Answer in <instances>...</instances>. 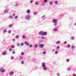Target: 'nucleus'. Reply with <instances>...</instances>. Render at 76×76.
I'll return each mask as SVG.
<instances>
[{
    "mask_svg": "<svg viewBox=\"0 0 76 76\" xmlns=\"http://www.w3.org/2000/svg\"><path fill=\"white\" fill-rule=\"evenodd\" d=\"M71 39L72 40L74 39H75V37H71Z\"/></svg>",
    "mask_w": 76,
    "mask_h": 76,
    "instance_id": "19",
    "label": "nucleus"
},
{
    "mask_svg": "<svg viewBox=\"0 0 76 76\" xmlns=\"http://www.w3.org/2000/svg\"><path fill=\"white\" fill-rule=\"evenodd\" d=\"M16 15V14L14 13L13 14H12V16L13 17H15V16Z\"/></svg>",
    "mask_w": 76,
    "mask_h": 76,
    "instance_id": "22",
    "label": "nucleus"
},
{
    "mask_svg": "<svg viewBox=\"0 0 76 76\" xmlns=\"http://www.w3.org/2000/svg\"><path fill=\"white\" fill-rule=\"evenodd\" d=\"M21 64H24V61H21Z\"/></svg>",
    "mask_w": 76,
    "mask_h": 76,
    "instance_id": "39",
    "label": "nucleus"
},
{
    "mask_svg": "<svg viewBox=\"0 0 76 76\" xmlns=\"http://www.w3.org/2000/svg\"><path fill=\"white\" fill-rule=\"evenodd\" d=\"M14 35V34H12V35Z\"/></svg>",
    "mask_w": 76,
    "mask_h": 76,
    "instance_id": "58",
    "label": "nucleus"
},
{
    "mask_svg": "<svg viewBox=\"0 0 76 76\" xmlns=\"http://www.w3.org/2000/svg\"><path fill=\"white\" fill-rule=\"evenodd\" d=\"M13 26V24H11L8 27L9 28H11V27H12Z\"/></svg>",
    "mask_w": 76,
    "mask_h": 76,
    "instance_id": "14",
    "label": "nucleus"
},
{
    "mask_svg": "<svg viewBox=\"0 0 76 76\" xmlns=\"http://www.w3.org/2000/svg\"><path fill=\"white\" fill-rule=\"evenodd\" d=\"M75 25H76V22L75 23Z\"/></svg>",
    "mask_w": 76,
    "mask_h": 76,
    "instance_id": "56",
    "label": "nucleus"
},
{
    "mask_svg": "<svg viewBox=\"0 0 76 76\" xmlns=\"http://www.w3.org/2000/svg\"><path fill=\"white\" fill-rule=\"evenodd\" d=\"M25 44L27 46H29V43L28 42L26 41L25 42Z\"/></svg>",
    "mask_w": 76,
    "mask_h": 76,
    "instance_id": "9",
    "label": "nucleus"
},
{
    "mask_svg": "<svg viewBox=\"0 0 76 76\" xmlns=\"http://www.w3.org/2000/svg\"><path fill=\"white\" fill-rule=\"evenodd\" d=\"M55 3L56 4H58V2L57 1H56L55 2Z\"/></svg>",
    "mask_w": 76,
    "mask_h": 76,
    "instance_id": "25",
    "label": "nucleus"
},
{
    "mask_svg": "<svg viewBox=\"0 0 76 76\" xmlns=\"http://www.w3.org/2000/svg\"><path fill=\"white\" fill-rule=\"evenodd\" d=\"M42 67L43 68V70L45 71H46L47 70V67L45 66V63L44 62H43L42 64Z\"/></svg>",
    "mask_w": 76,
    "mask_h": 76,
    "instance_id": "1",
    "label": "nucleus"
},
{
    "mask_svg": "<svg viewBox=\"0 0 76 76\" xmlns=\"http://www.w3.org/2000/svg\"><path fill=\"white\" fill-rule=\"evenodd\" d=\"M53 31H54V32H57V31H58L57 28H54L53 29Z\"/></svg>",
    "mask_w": 76,
    "mask_h": 76,
    "instance_id": "13",
    "label": "nucleus"
},
{
    "mask_svg": "<svg viewBox=\"0 0 76 76\" xmlns=\"http://www.w3.org/2000/svg\"><path fill=\"white\" fill-rule=\"evenodd\" d=\"M15 38L16 39H18L19 38V35H16V36Z\"/></svg>",
    "mask_w": 76,
    "mask_h": 76,
    "instance_id": "16",
    "label": "nucleus"
},
{
    "mask_svg": "<svg viewBox=\"0 0 76 76\" xmlns=\"http://www.w3.org/2000/svg\"><path fill=\"white\" fill-rule=\"evenodd\" d=\"M67 47L68 48H70V45H68Z\"/></svg>",
    "mask_w": 76,
    "mask_h": 76,
    "instance_id": "30",
    "label": "nucleus"
},
{
    "mask_svg": "<svg viewBox=\"0 0 76 76\" xmlns=\"http://www.w3.org/2000/svg\"><path fill=\"white\" fill-rule=\"evenodd\" d=\"M69 10H72L73 11H74V10H75L74 9V8L73 7H71V8H70L69 7Z\"/></svg>",
    "mask_w": 76,
    "mask_h": 76,
    "instance_id": "10",
    "label": "nucleus"
},
{
    "mask_svg": "<svg viewBox=\"0 0 76 76\" xmlns=\"http://www.w3.org/2000/svg\"><path fill=\"white\" fill-rule=\"evenodd\" d=\"M9 18L10 19H12L13 18L12 17V16H9Z\"/></svg>",
    "mask_w": 76,
    "mask_h": 76,
    "instance_id": "20",
    "label": "nucleus"
},
{
    "mask_svg": "<svg viewBox=\"0 0 76 76\" xmlns=\"http://www.w3.org/2000/svg\"><path fill=\"white\" fill-rule=\"evenodd\" d=\"M24 54V53L23 52H22L21 53V55L22 56H23V55Z\"/></svg>",
    "mask_w": 76,
    "mask_h": 76,
    "instance_id": "38",
    "label": "nucleus"
},
{
    "mask_svg": "<svg viewBox=\"0 0 76 76\" xmlns=\"http://www.w3.org/2000/svg\"><path fill=\"white\" fill-rule=\"evenodd\" d=\"M22 38H25V36L23 35L22 36Z\"/></svg>",
    "mask_w": 76,
    "mask_h": 76,
    "instance_id": "41",
    "label": "nucleus"
},
{
    "mask_svg": "<svg viewBox=\"0 0 76 76\" xmlns=\"http://www.w3.org/2000/svg\"><path fill=\"white\" fill-rule=\"evenodd\" d=\"M45 17V15H44L42 17V19H43V18H44Z\"/></svg>",
    "mask_w": 76,
    "mask_h": 76,
    "instance_id": "32",
    "label": "nucleus"
},
{
    "mask_svg": "<svg viewBox=\"0 0 76 76\" xmlns=\"http://www.w3.org/2000/svg\"><path fill=\"white\" fill-rule=\"evenodd\" d=\"M15 6L16 7H18V4H16L15 5Z\"/></svg>",
    "mask_w": 76,
    "mask_h": 76,
    "instance_id": "49",
    "label": "nucleus"
},
{
    "mask_svg": "<svg viewBox=\"0 0 76 76\" xmlns=\"http://www.w3.org/2000/svg\"><path fill=\"white\" fill-rule=\"evenodd\" d=\"M11 48H15V46L14 45H12L11 47Z\"/></svg>",
    "mask_w": 76,
    "mask_h": 76,
    "instance_id": "27",
    "label": "nucleus"
},
{
    "mask_svg": "<svg viewBox=\"0 0 76 76\" xmlns=\"http://www.w3.org/2000/svg\"><path fill=\"white\" fill-rule=\"evenodd\" d=\"M64 44H67V42L66 41H65L64 42Z\"/></svg>",
    "mask_w": 76,
    "mask_h": 76,
    "instance_id": "44",
    "label": "nucleus"
},
{
    "mask_svg": "<svg viewBox=\"0 0 76 76\" xmlns=\"http://www.w3.org/2000/svg\"><path fill=\"white\" fill-rule=\"evenodd\" d=\"M66 62H69V59H66Z\"/></svg>",
    "mask_w": 76,
    "mask_h": 76,
    "instance_id": "35",
    "label": "nucleus"
},
{
    "mask_svg": "<svg viewBox=\"0 0 76 76\" xmlns=\"http://www.w3.org/2000/svg\"><path fill=\"white\" fill-rule=\"evenodd\" d=\"M9 51H12V49L11 48H10L9 49Z\"/></svg>",
    "mask_w": 76,
    "mask_h": 76,
    "instance_id": "28",
    "label": "nucleus"
},
{
    "mask_svg": "<svg viewBox=\"0 0 76 76\" xmlns=\"http://www.w3.org/2000/svg\"><path fill=\"white\" fill-rule=\"evenodd\" d=\"M47 1H48V0H44V3H46Z\"/></svg>",
    "mask_w": 76,
    "mask_h": 76,
    "instance_id": "26",
    "label": "nucleus"
},
{
    "mask_svg": "<svg viewBox=\"0 0 76 76\" xmlns=\"http://www.w3.org/2000/svg\"><path fill=\"white\" fill-rule=\"evenodd\" d=\"M12 53L13 54H15V51H12Z\"/></svg>",
    "mask_w": 76,
    "mask_h": 76,
    "instance_id": "42",
    "label": "nucleus"
},
{
    "mask_svg": "<svg viewBox=\"0 0 76 76\" xmlns=\"http://www.w3.org/2000/svg\"><path fill=\"white\" fill-rule=\"evenodd\" d=\"M9 9H7L4 10V13H7L9 12Z\"/></svg>",
    "mask_w": 76,
    "mask_h": 76,
    "instance_id": "6",
    "label": "nucleus"
},
{
    "mask_svg": "<svg viewBox=\"0 0 76 76\" xmlns=\"http://www.w3.org/2000/svg\"><path fill=\"white\" fill-rule=\"evenodd\" d=\"M52 51L53 52H54V51H55V49H53Z\"/></svg>",
    "mask_w": 76,
    "mask_h": 76,
    "instance_id": "51",
    "label": "nucleus"
},
{
    "mask_svg": "<svg viewBox=\"0 0 76 76\" xmlns=\"http://www.w3.org/2000/svg\"><path fill=\"white\" fill-rule=\"evenodd\" d=\"M0 72L1 73H4L5 72V70L3 68H0Z\"/></svg>",
    "mask_w": 76,
    "mask_h": 76,
    "instance_id": "5",
    "label": "nucleus"
},
{
    "mask_svg": "<svg viewBox=\"0 0 76 76\" xmlns=\"http://www.w3.org/2000/svg\"><path fill=\"white\" fill-rule=\"evenodd\" d=\"M30 3H33V1L31 0L30 2Z\"/></svg>",
    "mask_w": 76,
    "mask_h": 76,
    "instance_id": "43",
    "label": "nucleus"
},
{
    "mask_svg": "<svg viewBox=\"0 0 76 76\" xmlns=\"http://www.w3.org/2000/svg\"><path fill=\"white\" fill-rule=\"evenodd\" d=\"M43 54H46V52H43Z\"/></svg>",
    "mask_w": 76,
    "mask_h": 76,
    "instance_id": "45",
    "label": "nucleus"
},
{
    "mask_svg": "<svg viewBox=\"0 0 76 76\" xmlns=\"http://www.w3.org/2000/svg\"><path fill=\"white\" fill-rule=\"evenodd\" d=\"M76 7H74V9H76Z\"/></svg>",
    "mask_w": 76,
    "mask_h": 76,
    "instance_id": "57",
    "label": "nucleus"
},
{
    "mask_svg": "<svg viewBox=\"0 0 76 76\" xmlns=\"http://www.w3.org/2000/svg\"><path fill=\"white\" fill-rule=\"evenodd\" d=\"M38 14V13L37 12H34L33 13L34 15H37Z\"/></svg>",
    "mask_w": 76,
    "mask_h": 76,
    "instance_id": "17",
    "label": "nucleus"
},
{
    "mask_svg": "<svg viewBox=\"0 0 76 76\" xmlns=\"http://www.w3.org/2000/svg\"><path fill=\"white\" fill-rule=\"evenodd\" d=\"M74 46H72V48H74Z\"/></svg>",
    "mask_w": 76,
    "mask_h": 76,
    "instance_id": "54",
    "label": "nucleus"
},
{
    "mask_svg": "<svg viewBox=\"0 0 76 76\" xmlns=\"http://www.w3.org/2000/svg\"><path fill=\"white\" fill-rule=\"evenodd\" d=\"M30 12H31V11H30V10H28L26 11V12H27V13H28V14L30 13Z\"/></svg>",
    "mask_w": 76,
    "mask_h": 76,
    "instance_id": "12",
    "label": "nucleus"
},
{
    "mask_svg": "<svg viewBox=\"0 0 76 76\" xmlns=\"http://www.w3.org/2000/svg\"><path fill=\"white\" fill-rule=\"evenodd\" d=\"M34 47L35 48H37V47H38V45H35L34 46Z\"/></svg>",
    "mask_w": 76,
    "mask_h": 76,
    "instance_id": "33",
    "label": "nucleus"
},
{
    "mask_svg": "<svg viewBox=\"0 0 76 76\" xmlns=\"http://www.w3.org/2000/svg\"><path fill=\"white\" fill-rule=\"evenodd\" d=\"M2 55L3 56H5L7 54V53H6V51H5L4 52H2Z\"/></svg>",
    "mask_w": 76,
    "mask_h": 76,
    "instance_id": "8",
    "label": "nucleus"
},
{
    "mask_svg": "<svg viewBox=\"0 0 76 76\" xmlns=\"http://www.w3.org/2000/svg\"><path fill=\"white\" fill-rule=\"evenodd\" d=\"M57 49H59V48H60V47L58 46H57Z\"/></svg>",
    "mask_w": 76,
    "mask_h": 76,
    "instance_id": "47",
    "label": "nucleus"
},
{
    "mask_svg": "<svg viewBox=\"0 0 76 76\" xmlns=\"http://www.w3.org/2000/svg\"><path fill=\"white\" fill-rule=\"evenodd\" d=\"M18 16H16L15 17V19H18Z\"/></svg>",
    "mask_w": 76,
    "mask_h": 76,
    "instance_id": "40",
    "label": "nucleus"
},
{
    "mask_svg": "<svg viewBox=\"0 0 76 76\" xmlns=\"http://www.w3.org/2000/svg\"><path fill=\"white\" fill-rule=\"evenodd\" d=\"M56 75H57V76H59L60 75V74L58 73L56 74Z\"/></svg>",
    "mask_w": 76,
    "mask_h": 76,
    "instance_id": "36",
    "label": "nucleus"
},
{
    "mask_svg": "<svg viewBox=\"0 0 76 76\" xmlns=\"http://www.w3.org/2000/svg\"><path fill=\"white\" fill-rule=\"evenodd\" d=\"M52 22L53 23H54L53 25L55 27H56V26H57V20L56 19H54L53 20Z\"/></svg>",
    "mask_w": 76,
    "mask_h": 76,
    "instance_id": "3",
    "label": "nucleus"
},
{
    "mask_svg": "<svg viewBox=\"0 0 76 76\" xmlns=\"http://www.w3.org/2000/svg\"><path fill=\"white\" fill-rule=\"evenodd\" d=\"M67 71H70V68H68L67 69Z\"/></svg>",
    "mask_w": 76,
    "mask_h": 76,
    "instance_id": "24",
    "label": "nucleus"
},
{
    "mask_svg": "<svg viewBox=\"0 0 76 76\" xmlns=\"http://www.w3.org/2000/svg\"><path fill=\"white\" fill-rule=\"evenodd\" d=\"M38 34H39V35H43L44 36H45L47 35V32L45 31L43 32L40 31L38 33Z\"/></svg>",
    "mask_w": 76,
    "mask_h": 76,
    "instance_id": "2",
    "label": "nucleus"
},
{
    "mask_svg": "<svg viewBox=\"0 0 76 76\" xmlns=\"http://www.w3.org/2000/svg\"><path fill=\"white\" fill-rule=\"evenodd\" d=\"M17 46H18V47H19V46H20V43H17Z\"/></svg>",
    "mask_w": 76,
    "mask_h": 76,
    "instance_id": "23",
    "label": "nucleus"
},
{
    "mask_svg": "<svg viewBox=\"0 0 76 76\" xmlns=\"http://www.w3.org/2000/svg\"><path fill=\"white\" fill-rule=\"evenodd\" d=\"M32 47V45H29V47Z\"/></svg>",
    "mask_w": 76,
    "mask_h": 76,
    "instance_id": "48",
    "label": "nucleus"
},
{
    "mask_svg": "<svg viewBox=\"0 0 76 76\" xmlns=\"http://www.w3.org/2000/svg\"><path fill=\"white\" fill-rule=\"evenodd\" d=\"M11 60H13V59H14V57L12 56L11 57Z\"/></svg>",
    "mask_w": 76,
    "mask_h": 76,
    "instance_id": "31",
    "label": "nucleus"
},
{
    "mask_svg": "<svg viewBox=\"0 0 76 76\" xmlns=\"http://www.w3.org/2000/svg\"><path fill=\"white\" fill-rule=\"evenodd\" d=\"M7 30H6V29H5L4 30H3V33H5L6 32V31Z\"/></svg>",
    "mask_w": 76,
    "mask_h": 76,
    "instance_id": "18",
    "label": "nucleus"
},
{
    "mask_svg": "<svg viewBox=\"0 0 76 76\" xmlns=\"http://www.w3.org/2000/svg\"><path fill=\"white\" fill-rule=\"evenodd\" d=\"M12 41H15V39H12Z\"/></svg>",
    "mask_w": 76,
    "mask_h": 76,
    "instance_id": "52",
    "label": "nucleus"
},
{
    "mask_svg": "<svg viewBox=\"0 0 76 76\" xmlns=\"http://www.w3.org/2000/svg\"><path fill=\"white\" fill-rule=\"evenodd\" d=\"M39 48H43L44 47V44H40L39 45Z\"/></svg>",
    "mask_w": 76,
    "mask_h": 76,
    "instance_id": "7",
    "label": "nucleus"
},
{
    "mask_svg": "<svg viewBox=\"0 0 76 76\" xmlns=\"http://www.w3.org/2000/svg\"><path fill=\"white\" fill-rule=\"evenodd\" d=\"M31 18V16L30 15H27L26 16V19L29 20V19Z\"/></svg>",
    "mask_w": 76,
    "mask_h": 76,
    "instance_id": "4",
    "label": "nucleus"
},
{
    "mask_svg": "<svg viewBox=\"0 0 76 76\" xmlns=\"http://www.w3.org/2000/svg\"><path fill=\"white\" fill-rule=\"evenodd\" d=\"M50 4H53V3L51 1L50 2Z\"/></svg>",
    "mask_w": 76,
    "mask_h": 76,
    "instance_id": "50",
    "label": "nucleus"
},
{
    "mask_svg": "<svg viewBox=\"0 0 76 76\" xmlns=\"http://www.w3.org/2000/svg\"><path fill=\"white\" fill-rule=\"evenodd\" d=\"M8 33H9V34H10V33H11V31L9 30V31H8Z\"/></svg>",
    "mask_w": 76,
    "mask_h": 76,
    "instance_id": "46",
    "label": "nucleus"
},
{
    "mask_svg": "<svg viewBox=\"0 0 76 76\" xmlns=\"http://www.w3.org/2000/svg\"><path fill=\"white\" fill-rule=\"evenodd\" d=\"M60 44V41H57L56 42V44Z\"/></svg>",
    "mask_w": 76,
    "mask_h": 76,
    "instance_id": "15",
    "label": "nucleus"
},
{
    "mask_svg": "<svg viewBox=\"0 0 76 76\" xmlns=\"http://www.w3.org/2000/svg\"><path fill=\"white\" fill-rule=\"evenodd\" d=\"M14 73L13 72V71H11L10 73V75H13Z\"/></svg>",
    "mask_w": 76,
    "mask_h": 76,
    "instance_id": "11",
    "label": "nucleus"
},
{
    "mask_svg": "<svg viewBox=\"0 0 76 76\" xmlns=\"http://www.w3.org/2000/svg\"><path fill=\"white\" fill-rule=\"evenodd\" d=\"M41 38L42 39H44V38H45V37H41Z\"/></svg>",
    "mask_w": 76,
    "mask_h": 76,
    "instance_id": "37",
    "label": "nucleus"
},
{
    "mask_svg": "<svg viewBox=\"0 0 76 76\" xmlns=\"http://www.w3.org/2000/svg\"><path fill=\"white\" fill-rule=\"evenodd\" d=\"M73 76H76V75L75 74H74L73 75Z\"/></svg>",
    "mask_w": 76,
    "mask_h": 76,
    "instance_id": "55",
    "label": "nucleus"
},
{
    "mask_svg": "<svg viewBox=\"0 0 76 76\" xmlns=\"http://www.w3.org/2000/svg\"><path fill=\"white\" fill-rule=\"evenodd\" d=\"M23 45H24L23 43H20L21 46H23Z\"/></svg>",
    "mask_w": 76,
    "mask_h": 76,
    "instance_id": "29",
    "label": "nucleus"
},
{
    "mask_svg": "<svg viewBox=\"0 0 76 76\" xmlns=\"http://www.w3.org/2000/svg\"><path fill=\"white\" fill-rule=\"evenodd\" d=\"M22 58H23V57H20V59H22Z\"/></svg>",
    "mask_w": 76,
    "mask_h": 76,
    "instance_id": "53",
    "label": "nucleus"
},
{
    "mask_svg": "<svg viewBox=\"0 0 76 76\" xmlns=\"http://www.w3.org/2000/svg\"><path fill=\"white\" fill-rule=\"evenodd\" d=\"M55 54H58V52H57V51H56L55 52Z\"/></svg>",
    "mask_w": 76,
    "mask_h": 76,
    "instance_id": "34",
    "label": "nucleus"
},
{
    "mask_svg": "<svg viewBox=\"0 0 76 76\" xmlns=\"http://www.w3.org/2000/svg\"><path fill=\"white\" fill-rule=\"evenodd\" d=\"M35 5H38V2H35Z\"/></svg>",
    "mask_w": 76,
    "mask_h": 76,
    "instance_id": "21",
    "label": "nucleus"
}]
</instances>
